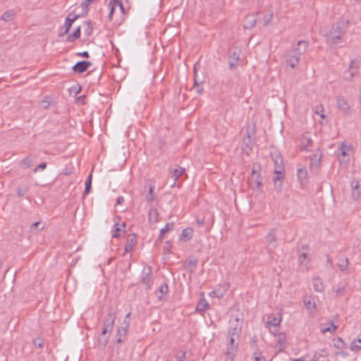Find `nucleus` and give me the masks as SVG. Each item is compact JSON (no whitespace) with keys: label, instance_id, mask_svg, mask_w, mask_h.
Listing matches in <instances>:
<instances>
[{"label":"nucleus","instance_id":"79ce46f5","mask_svg":"<svg viewBox=\"0 0 361 361\" xmlns=\"http://www.w3.org/2000/svg\"><path fill=\"white\" fill-rule=\"evenodd\" d=\"M92 175L90 173L88 176V178L85 181V188L84 195L88 194L90 191L91 184H92Z\"/></svg>","mask_w":361,"mask_h":361},{"label":"nucleus","instance_id":"c03bdc74","mask_svg":"<svg viewBox=\"0 0 361 361\" xmlns=\"http://www.w3.org/2000/svg\"><path fill=\"white\" fill-rule=\"evenodd\" d=\"M154 187L151 186L149 189L148 193L146 196V200L148 202L151 203L154 201Z\"/></svg>","mask_w":361,"mask_h":361},{"label":"nucleus","instance_id":"cd10ccee","mask_svg":"<svg viewBox=\"0 0 361 361\" xmlns=\"http://www.w3.org/2000/svg\"><path fill=\"white\" fill-rule=\"evenodd\" d=\"M35 161V159L31 156H27L22 159L20 162V166L23 169L30 167Z\"/></svg>","mask_w":361,"mask_h":361},{"label":"nucleus","instance_id":"b1692460","mask_svg":"<svg viewBox=\"0 0 361 361\" xmlns=\"http://www.w3.org/2000/svg\"><path fill=\"white\" fill-rule=\"evenodd\" d=\"M281 322V316L280 314H271L267 317V323L271 326H276Z\"/></svg>","mask_w":361,"mask_h":361},{"label":"nucleus","instance_id":"423d86ee","mask_svg":"<svg viewBox=\"0 0 361 361\" xmlns=\"http://www.w3.org/2000/svg\"><path fill=\"white\" fill-rule=\"evenodd\" d=\"M140 283L145 289H151L154 281L152 268L150 266H146L142 269L140 277Z\"/></svg>","mask_w":361,"mask_h":361},{"label":"nucleus","instance_id":"e433bc0d","mask_svg":"<svg viewBox=\"0 0 361 361\" xmlns=\"http://www.w3.org/2000/svg\"><path fill=\"white\" fill-rule=\"evenodd\" d=\"M333 345L340 350H345L348 348V345L344 342V340H333Z\"/></svg>","mask_w":361,"mask_h":361},{"label":"nucleus","instance_id":"a19ab883","mask_svg":"<svg viewBox=\"0 0 361 361\" xmlns=\"http://www.w3.org/2000/svg\"><path fill=\"white\" fill-rule=\"evenodd\" d=\"M169 290V288L166 283L161 284L159 288V292L160 295H158L156 292L157 296L159 299H161L164 294H166Z\"/></svg>","mask_w":361,"mask_h":361},{"label":"nucleus","instance_id":"5fc2aeb1","mask_svg":"<svg viewBox=\"0 0 361 361\" xmlns=\"http://www.w3.org/2000/svg\"><path fill=\"white\" fill-rule=\"evenodd\" d=\"M310 160L311 161H312L313 160H316L317 161L315 162V165L316 166H317V165L319 166V163H320V158L317 157V154H313L312 156H311L310 157Z\"/></svg>","mask_w":361,"mask_h":361},{"label":"nucleus","instance_id":"6e6d98bb","mask_svg":"<svg viewBox=\"0 0 361 361\" xmlns=\"http://www.w3.org/2000/svg\"><path fill=\"white\" fill-rule=\"evenodd\" d=\"M185 358V353H183L181 356H176V361H184Z\"/></svg>","mask_w":361,"mask_h":361},{"label":"nucleus","instance_id":"a18cd8bd","mask_svg":"<svg viewBox=\"0 0 361 361\" xmlns=\"http://www.w3.org/2000/svg\"><path fill=\"white\" fill-rule=\"evenodd\" d=\"M94 0H85L81 4V7L82 8V11L86 14L88 11V6Z\"/></svg>","mask_w":361,"mask_h":361},{"label":"nucleus","instance_id":"13d9d810","mask_svg":"<svg viewBox=\"0 0 361 361\" xmlns=\"http://www.w3.org/2000/svg\"><path fill=\"white\" fill-rule=\"evenodd\" d=\"M187 263H188V266H192L193 267H195L197 266L196 260H190Z\"/></svg>","mask_w":361,"mask_h":361},{"label":"nucleus","instance_id":"bf43d9fd","mask_svg":"<svg viewBox=\"0 0 361 361\" xmlns=\"http://www.w3.org/2000/svg\"><path fill=\"white\" fill-rule=\"evenodd\" d=\"M79 56L88 58L89 57V53L87 51H83L78 54Z\"/></svg>","mask_w":361,"mask_h":361},{"label":"nucleus","instance_id":"4c0bfd02","mask_svg":"<svg viewBox=\"0 0 361 361\" xmlns=\"http://www.w3.org/2000/svg\"><path fill=\"white\" fill-rule=\"evenodd\" d=\"M44 225L42 224V221H37L34 224H32L30 226V231L31 232H38L39 231H41L44 228Z\"/></svg>","mask_w":361,"mask_h":361},{"label":"nucleus","instance_id":"a878e982","mask_svg":"<svg viewBox=\"0 0 361 361\" xmlns=\"http://www.w3.org/2000/svg\"><path fill=\"white\" fill-rule=\"evenodd\" d=\"M348 259L347 257H341L338 260L337 266L341 271H347L348 269Z\"/></svg>","mask_w":361,"mask_h":361},{"label":"nucleus","instance_id":"9b49d317","mask_svg":"<svg viewBox=\"0 0 361 361\" xmlns=\"http://www.w3.org/2000/svg\"><path fill=\"white\" fill-rule=\"evenodd\" d=\"M301 250L302 251L298 254V262L300 266H304L307 269L310 262L308 258L309 245L307 244L302 245Z\"/></svg>","mask_w":361,"mask_h":361},{"label":"nucleus","instance_id":"774afa93","mask_svg":"<svg viewBox=\"0 0 361 361\" xmlns=\"http://www.w3.org/2000/svg\"><path fill=\"white\" fill-rule=\"evenodd\" d=\"M121 341H122V340H121V339L117 340V342H118V343H121Z\"/></svg>","mask_w":361,"mask_h":361},{"label":"nucleus","instance_id":"ea45409f","mask_svg":"<svg viewBox=\"0 0 361 361\" xmlns=\"http://www.w3.org/2000/svg\"><path fill=\"white\" fill-rule=\"evenodd\" d=\"M253 361H266V358L262 353L256 349L252 353Z\"/></svg>","mask_w":361,"mask_h":361},{"label":"nucleus","instance_id":"680f3d73","mask_svg":"<svg viewBox=\"0 0 361 361\" xmlns=\"http://www.w3.org/2000/svg\"><path fill=\"white\" fill-rule=\"evenodd\" d=\"M326 264L330 266L331 267L333 266V262L330 258H327L326 259Z\"/></svg>","mask_w":361,"mask_h":361},{"label":"nucleus","instance_id":"3c124183","mask_svg":"<svg viewBox=\"0 0 361 361\" xmlns=\"http://www.w3.org/2000/svg\"><path fill=\"white\" fill-rule=\"evenodd\" d=\"M47 167V163L45 162H42L41 164H39L35 169H34V172L36 173L38 170H43L44 169H46Z\"/></svg>","mask_w":361,"mask_h":361},{"label":"nucleus","instance_id":"de8ad7c7","mask_svg":"<svg viewBox=\"0 0 361 361\" xmlns=\"http://www.w3.org/2000/svg\"><path fill=\"white\" fill-rule=\"evenodd\" d=\"M171 243L169 240L166 241L165 246L164 247V254L168 255L171 253Z\"/></svg>","mask_w":361,"mask_h":361},{"label":"nucleus","instance_id":"f3484780","mask_svg":"<svg viewBox=\"0 0 361 361\" xmlns=\"http://www.w3.org/2000/svg\"><path fill=\"white\" fill-rule=\"evenodd\" d=\"M78 17H79V16H78V15L72 16V14H71V13L68 15V16H67V17H66V22H65V25H64V26H65V30H64V32H61V33L59 34V36H60V37L63 36L65 34H66V33L69 31V30H70V28H71V25H72L73 23V22H74V21H75V20Z\"/></svg>","mask_w":361,"mask_h":361},{"label":"nucleus","instance_id":"0eeeda50","mask_svg":"<svg viewBox=\"0 0 361 361\" xmlns=\"http://www.w3.org/2000/svg\"><path fill=\"white\" fill-rule=\"evenodd\" d=\"M238 343L235 340H230L227 344L226 357L224 361H233L237 355Z\"/></svg>","mask_w":361,"mask_h":361},{"label":"nucleus","instance_id":"20e7f679","mask_svg":"<svg viewBox=\"0 0 361 361\" xmlns=\"http://www.w3.org/2000/svg\"><path fill=\"white\" fill-rule=\"evenodd\" d=\"M261 165L255 162L252 165V173L250 177L249 184L253 189H259L262 185V176H261Z\"/></svg>","mask_w":361,"mask_h":361},{"label":"nucleus","instance_id":"dca6fc26","mask_svg":"<svg viewBox=\"0 0 361 361\" xmlns=\"http://www.w3.org/2000/svg\"><path fill=\"white\" fill-rule=\"evenodd\" d=\"M109 7L110 8L109 13V18L110 20L112 19V16L116 8H119L121 11H123V6L121 0H111L109 4Z\"/></svg>","mask_w":361,"mask_h":361},{"label":"nucleus","instance_id":"09e8293b","mask_svg":"<svg viewBox=\"0 0 361 361\" xmlns=\"http://www.w3.org/2000/svg\"><path fill=\"white\" fill-rule=\"evenodd\" d=\"M115 226H116L114 229L112 230V237L113 238H118L120 236V233L121 231V227L118 226L117 224H115Z\"/></svg>","mask_w":361,"mask_h":361},{"label":"nucleus","instance_id":"72a5a7b5","mask_svg":"<svg viewBox=\"0 0 361 361\" xmlns=\"http://www.w3.org/2000/svg\"><path fill=\"white\" fill-rule=\"evenodd\" d=\"M313 111L314 112V114L319 115L321 117V118H322V119L325 118L324 107L323 104H319L316 105L313 108Z\"/></svg>","mask_w":361,"mask_h":361},{"label":"nucleus","instance_id":"69168bd1","mask_svg":"<svg viewBox=\"0 0 361 361\" xmlns=\"http://www.w3.org/2000/svg\"><path fill=\"white\" fill-rule=\"evenodd\" d=\"M292 361H305V360L304 359H302V358H299V359H294Z\"/></svg>","mask_w":361,"mask_h":361},{"label":"nucleus","instance_id":"9d476101","mask_svg":"<svg viewBox=\"0 0 361 361\" xmlns=\"http://www.w3.org/2000/svg\"><path fill=\"white\" fill-rule=\"evenodd\" d=\"M313 147V141L310 133H304L300 138V149L302 151L310 152Z\"/></svg>","mask_w":361,"mask_h":361},{"label":"nucleus","instance_id":"c756f323","mask_svg":"<svg viewBox=\"0 0 361 361\" xmlns=\"http://www.w3.org/2000/svg\"><path fill=\"white\" fill-rule=\"evenodd\" d=\"M173 228H174L173 222L166 223V225L164 226V227L161 229L159 238L161 240L162 238H164V234L166 233L173 230Z\"/></svg>","mask_w":361,"mask_h":361},{"label":"nucleus","instance_id":"c9c22d12","mask_svg":"<svg viewBox=\"0 0 361 361\" xmlns=\"http://www.w3.org/2000/svg\"><path fill=\"white\" fill-rule=\"evenodd\" d=\"M80 36V27L78 26L75 30V31L73 32V34L70 35L68 38H67V41L68 42H75L77 39H78Z\"/></svg>","mask_w":361,"mask_h":361},{"label":"nucleus","instance_id":"393cba45","mask_svg":"<svg viewBox=\"0 0 361 361\" xmlns=\"http://www.w3.org/2000/svg\"><path fill=\"white\" fill-rule=\"evenodd\" d=\"M240 54L234 51L228 58V63L230 69H233L239 61Z\"/></svg>","mask_w":361,"mask_h":361},{"label":"nucleus","instance_id":"39448f33","mask_svg":"<svg viewBox=\"0 0 361 361\" xmlns=\"http://www.w3.org/2000/svg\"><path fill=\"white\" fill-rule=\"evenodd\" d=\"M242 330V322L237 317L232 316L229 320L228 335L230 338H239Z\"/></svg>","mask_w":361,"mask_h":361},{"label":"nucleus","instance_id":"2f4dec72","mask_svg":"<svg viewBox=\"0 0 361 361\" xmlns=\"http://www.w3.org/2000/svg\"><path fill=\"white\" fill-rule=\"evenodd\" d=\"M149 221L151 223L156 224L158 222V212L156 209H151L149 211Z\"/></svg>","mask_w":361,"mask_h":361},{"label":"nucleus","instance_id":"5701e85b","mask_svg":"<svg viewBox=\"0 0 361 361\" xmlns=\"http://www.w3.org/2000/svg\"><path fill=\"white\" fill-rule=\"evenodd\" d=\"M185 172V169L180 166H177L171 172V178L173 179L172 186L175 185L178 178Z\"/></svg>","mask_w":361,"mask_h":361},{"label":"nucleus","instance_id":"4468645a","mask_svg":"<svg viewBox=\"0 0 361 361\" xmlns=\"http://www.w3.org/2000/svg\"><path fill=\"white\" fill-rule=\"evenodd\" d=\"M92 65V63L87 61H82L76 63L73 67V70L79 73H82L87 70Z\"/></svg>","mask_w":361,"mask_h":361},{"label":"nucleus","instance_id":"1a4fd4ad","mask_svg":"<svg viewBox=\"0 0 361 361\" xmlns=\"http://www.w3.org/2000/svg\"><path fill=\"white\" fill-rule=\"evenodd\" d=\"M130 312H128L126 315L123 322L119 324L118 326L117 327V331H116L117 336L125 337L127 336L128 329H129L130 322Z\"/></svg>","mask_w":361,"mask_h":361},{"label":"nucleus","instance_id":"f03ea898","mask_svg":"<svg viewBox=\"0 0 361 361\" xmlns=\"http://www.w3.org/2000/svg\"><path fill=\"white\" fill-rule=\"evenodd\" d=\"M307 44V42L300 40L295 47L288 51L286 54V65L289 66L293 69L295 68L298 65L300 56L305 53Z\"/></svg>","mask_w":361,"mask_h":361},{"label":"nucleus","instance_id":"7ed1b4c3","mask_svg":"<svg viewBox=\"0 0 361 361\" xmlns=\"http://www.w3.org/2000/svg\"><path fill=\"white\" fill-rule=\"evenodd\" d=\"M348 25V21L338 22L333 25L328 37V42L330 44H338L341 42L342 37L345 34Z\"/></svg>","mask_w":361,"mask_h":361},{"label":"nucleus","instance_id":"c85d7f7f","mask_svg":"<svg viewBox=\"0 0 361 361\" xmlns=\"http://www.w3.org/2000/svg\"><path fill=\"white\" fill-rule=\"evenodd\" d=\"M193 236V229L192 228H186L182 231L180 239L185 238V240H190Z\"/></svg>","mask_w":361,"mask_h":361},{"label":"nucleus","instance_id":"f8f14e48","mask_svg":"<svg viewBox=\"0 0 361 361\" xmlns=\"http://www.w3.org/2000/svg\"><path fill=\"white\" fill-rule=\"evenodd\" d=\"M336 104L338 109H340L343 114H347L350 112V106L342 96H338L336 97Z\"/></svg>","mask_w":361,"mask_h":361},{"label":"nucleus","instance_id":"8fccbe9b","mask_svg":"<svg viewBox=\"0 0 361 361\" xmlns=\"http://www.w3.org/2000/svg\"><path fill=\"white\" fill-rule=\"evenodd\" d=\"M271 19H272V14H268V15L264 16V25H267L268 24H269Z\"/></svg>","mask_w":361,"mask_h":361},{"label":"nucleus","instance_id":"864d4df0","mask_svg":"<svg viewBox=\"0 0 361 361\" xmlns=\"http://www.w3.org/2000/svg\"><path fill=\"white\" fill-rule=\"evenodd\" d=\"M33 344L37 348H42L43 346V340H33Z\"/></svg>","mask_w":361,"mask_h":361},{"label":"nucleus","instance_id":"603ef678","mask_svg":"<svg viewBox=\"0 0 361 361\" xmlns=\"http://www.w3.org/2000/svg\"><path fill=\"white\" fill-rule=\"evenodd\" d=\"M85 25H87V28L85 30V33L87 35H90L92 32V27L90 26L89 23H86Z\"/></svg>","mask_w":361,"mask_h":361},{"label":"nucleus","instance_id":"473e14b6","mask_svg":"<svg viewBox=\"0 0 361 361\" xmlns=\"http://www.w3.org/2000/svg\"><path fill=\"white\" fill-rule=\"evenodd\" d=\"M348 73L350 75V80H351L358 73V67L355 65L353 61H352L350 63Z\"/></svg>","mask_w":361,"mask_h":361},{"label":"nucleus","instance_id":"338daca9","mask_svg":"<svg viewBox=\"0 0 361 361\" xmlns=\"http://www.w3.org/2000/svg\"><path fill=\"white\" fill-rule=\"evenodd\" d=\"M121 226H122V227H123V228H124V227H126V224H125V223H123V224L121 225Z\"/></svg>","mask_w":361,"mask_h":361},{"label":"nucleus","instance_id":"4d7b16f0","mask_svg":"<svg viewBox=\"0 0 361 361\" xmlns=\"http://www.w3.org/2000/svg\"><path fill=\"white\" fill-rule=\"evenodd\" d=\"M123 202H124V198H123V197H122V196H119V197L117 198L116 204H122Z\"/></svg>","mask_w":361,"mask_h":361},{"label":"nucleus","instance_id":"49530a36","mask_svg":"<svg viewBox=\"0 0 361 361\" xmlns=\"http://www.w3.org/2000/svg\"><path fill=\"white\" fill-rule=\"evenodd\" d=\"M13 18V13L11 11H7L3 13V15L1 17V19L4 21H9Z\"/></svg>","mask_w":361,"mask_h":361},{"label":"nucleus","instance_id":"aec40b11","mask_svg":"<svg viewBox=\"0 0 361 361\" xmlns=\"http://www.w3.org/2000/svg\"><path fill=\"white\" fill-rule=\"evenodd\" d=\"M209 308V305L204 297V293H201V298L196 305V311L204 312Z\"/></svg>","mask_w":361,"mask_h":361},{"label":"nucleus","instance_id":"2eb2a0df","mask_svg":"<svg viewBox=\"0 0 361 361\" xmlns=\"http://www.w3.org/2000/svg\"><path fill=\"white\" fill-rule=\"evenodd\" d=\"M203 83V80L198 78V75L197 74L196 68L194 67V85H193V90L195 92L199 94H202L203 91V88L202 87V84Z\"/></svg>","mask_w":361,"mask_h":361},{"label":"nucleus","instance_id":"e2e57ef3","mask_svg":"<svg viewBox=\"0 0 361 361\" xmlns=\"http://www.w3.org/2000/svg\"><path fill=\"white\" fill-rule=\"evenodd\" d=\"M211 295H212V296H213V295H214V296H216V297H218V298H221V297H222V295H216V291H212V292L211 293Z\"/></svg>","mask_w":361,"mask_h":361},{"label":"nucleus","instance_id":"f704fd0d","mask_svg":"<svg viewBox=\"0 0 361 361\" xmlns=\"http://www.w3.org/2000/svg\"><path fill=\"white\" fill-rule=\"evenodd\" d=\"M313 287L317 292H323L324 290V285L321 279L319 278H315L313 279Z\"/></svg>","mask_w":361,"mask_h":361},{"label":"nucleus","instance_id":"6e6552de","mask_svg":"<svg viewBox=\"0 0 361 361\" xmlns=\"http://www.w3.org/2000/svg\"><path fill=\"white\" fill-rule=\"evenodd\" d=\"M116 314L111 312L107 313L104 318L102 334L105 335L107 332H111L114 328Z\"/></svg>","mask_w":361,"mask_h":361},{"label":"nucleus","instance_id":"412c9836","mask_svg":"<svg viewBox=\"0 0 361 361\" xmlns=\"http://www.w3.org/2000/svg\"><path fill=\"white\" fill-rule=\"evenodd\" d=\"M353 188L352 197L355 200H358L361 193V186L358 180H353L351 183Z\"/></svg>","mask_w":361,"mask_h":361},{"label":"nucleus","instance_id":"4be33fe9","mask_svg":"<svg viewBox=\"0 0 361 361\" xmlns=\"http://www.w3.org/2000/svg\"><path fill=\"white\" fill-rule=\"evenodd\" d=\"M304 305L305 308L310 312L314 313L316 312V303L314 299L311 297H306L304 299Z\"/></svg>","mask_w":361,"mask_h":361},{"label":"nucleus","instance_id":"37998d69","mask_svg":"<svg viewBox=\"0 0 361 361\" xmlns=\"http://www.w3.org/2000/svg\"><path fill=\"white\" fill-rule=\"evenodd\" d=\"M297 173H298V178L300 180H305L307 178V173L305 169H302V168L298 169Z\"/></svg>","mask_w":361,"mask_h":361},{"label":"nucleus","instance_id":"7c9ffc66","mask_svg":"<svg viewBox=\"0 0 361 361\" xmlns=\"http://www.w3.org/2000/svg\"><path fill=\"white\" fill-rule=\"evenodd\" d=\"M29 190V185L27 183L20 184L17 188V195L19 197L24 196Z\"/></svg>","mask_w":361,"mask_h":361},{"label":"nucleus","instance_id":"0e129e2a","mask_svg":"<svg viewBox=\"0 0 361 361\" xmlns=\"http://www.w3.org/2000/svg\"><path fill=\"white\" fill-rule=\"evenodd\" d=\"M341 154L342 156H345V150L343 148H341Z\"/></svg>","mask_w":361,"mask_h":361},{"label":"nucleus","instance_id":"a211bd4d","mask_svg":"<svg viewBox=\"0 0 361 361\" xmlns=\"http://www.w3.org/2000/svg\"><path fill=\"white\" fill-rule=\"evenodd\" d=\"M137 243V238L135 234L129 235L127 238V243L125 245V252H130Z\"/></svg>","mask_w":361,"mask_h":361},{"label":"nucleus","instance_id":"58836bf2","mask_svg":"<svg viewBox=\"0 0 361 361\" xmlns=\"http://www.w3.org/2000/svg\"><path fill=\"white\" fill-rule=\"evenodd\" d=\"M350 350L357 352L361 350V340H353L350 346Z\"/></svg>","mask_w":361,"mask_h":361},{"label":"nucleus","instance_id":"bb28decb","mask_svg":"<svg viewBox=\"0 0 361 361\" xmlns=\"http://www.w3.org/2000/svg\"><path fill=\"white\" fill-rule=\"evenodd\" d=\"M336 329H337V326L334 323L331 322V323L322 324L320 326V331L322 334H324L326 332L331 333V332L334 331Z\"/></svg>","mask_w":361,"mask_h":361},{"label":"nucleus","instance_id":"ddd939ff","mask_svg":"<svg viewBox=\"0 0 361 361\" xmlns=\"http://www.w3.org/2000/svg\"><path fill=\"white\" fill-rule=\"evenodd\" d=\"M268 250H274L276 247V235L274 229L271 230L267 237Z\"/></svg>","mask_w":361,"mask_h":361},{"label":"nucleus","instance_id":"6ab92c4d","mask_svg":"<svg viewBox=\"0 0 361 361\" xmlns=\"http://www.w3.org/2000/svg\"><path fill=\"white\" fill-rule=\"evenodd\" d=\"M257 18H255V15L253 14H249L247 15L245 18L244 22H243V27L244 29H251L253 27L256 23Z\"/></svg>","mask_w":361,"mask_h":361},{"label":"nucleus","instance_id":"052dcab7","mask_svg":"<svg viewBox=\"0 0 361 361\" xmlns=\"http://www.w3.org/2000/svg\"><path fill=\"white\" fill-rule=\"evenodd\" d=\"M197 224H198L200 226H202V225L204 224V219H197Z\"/></svg>","mask_w":361,"mask_h":361},{"label":"nucleus","instance_id":"f257e3e1","mask_svg":"<svg viewBox=\"0 0 361 361\" xmlns=\"http://www.w3.org/2000/svg\"><path fill=\"white\" fill-rule=\"evenodd\" d=\"M271 158L274 163V172L275 176L273 178L275 187L278 190H281L282 188V180L285 176V167L281 155L278 151L271 152Z\"/></svg>","mask_w":361,"mask_h":361}]
</instances>
